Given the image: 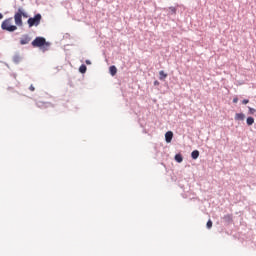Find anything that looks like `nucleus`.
I'll list each match as a JSON object with an SVG mask.
<instances>
[{"mask_svg":"<svg viewBox=\"0 0 256 256\" xmlns=\"http://www.w3.org/2000/svg\"><path fill=\"white\" fill-rule=\"evenodd\" d=\"M250 112H251V113H255V109L250 108Z\"/></svg>","mask_w":256,"mask_h":256,"instance_id":"4be33fe9","label":"nucleus"},{"mask_svg":"<svg viewBox=\"0 0 256 256\" xmlns=\"http://www.w3.org/2000/svg\"><path fill=\"white\" fill-rule=\"evenodd\" d=\"M192 159H199V150H194L191 153Z\"/></svg>","mask_w":256,"mask_h":256,"instance_id":"9d476101","label":"nucleus"},{"mask_svg":"<svg viewBox=\"0 0 256 256\" xmlns=\"http://www.w3.org/2000/svg\"><path fill=\"white\" fill-rule=\"evenodd\" d=\"M85 63H86V65H91L90 60H86Z\"/></svg>","mask_w":256,"mask_h":256,"instance_id":"6ab92c4d","label":"nucleus"},{"mask_svg":"<svg viewBox=\"0 0 256 256\" xmlns=\"http://www.w3.org/2000/svg\"><path fill=\"white\" fill-rule=\"evenodd\" d=\"M165 141L166 143H171V141H173V133L171 131L166 132Z\"/></svg>","mask_w":256,"mask_h":256,"instance_id":"423d86ee","label":"nucleus"},{"mask_svg":"<svg viewBox=\"0 0 256 256\" xmlns=\"http://www.w3.org/2000/svg\"><path fill=\"white\" fill-rule=\"evenodd\" d=\"M23 17L27 19L29 17L22 8H19L18 11L14 14V21L17 27H23Z\"/></svg>","mask_w":256,"mask_h":256,"instance_id":"f257e3e1","label":"nucleus"},{"mask_svg":"<svg viewBox=\"0 0 256 256\" xmlns=\"http://www.w3.org/2000/svg\"><path fill=\"white\" fill-rule=\"evenodd\" d=\"M80 73H87V66L81 65L79 68Z\"/></svg>","mask_w":256,"mask_h":256,"instance_id":"ddd939ff","label":"nucleus"},{"mask_svg":"<svg viewBox=\"0 0 256 256\" xmlns=\"http://www.w3.org/2000/svg\"><path fill=\"white\" fill-rule=\"evenodd\" d=\"M243 120H245V114H243V113L235 114V121H243Z\"/></svg>","mask_w":256,"mask_h":256,"instance_id":"0eeeda50","label":"nucleus"},{"mask_svg":"<svg viewBox=\"0 0 256 256\" xmlns=\"http://www.w3.org/2000/svg\"><path fill=\"white\" fill-rule=\"evenodd\" d=\"M224 219H225V221H231V215H226V216H224Z\"/></svg>","mask_w":256,"mask_h":256,"instance_id":"2eb2a0df","label":"nucleus"},{"mask_svg":"<svg viewBox=\"0 0 256 256\" xmlns=\"http://www.w3.org/2000/svg\"><path fill=\"white\" fill-rule=\"evenodd\" d=\"M1 28L3 29V31H8L9 33L17 31V26L13 25V18H8L4 20L1 24Z\"/></svg>","mask_w":256,"mask_h":256,"instance_id":"f03ea898","label":"nucleus"},{"mask_svg":"<svg viewBox=\"0 0 256 256\" xmlns=\"http://www.w3.org/2000/svg\"><path fill=\"white\" fill-rule=\"evenodd\" d=\"M159 79H160V81H165V79H167V73H165V71L161 70L159 72Z\"/></svg>","mask_w":256,"mask_h":256,"instance_id":"1a4fd4ad","label":"nucleus"},{"mask_svg":"<svg viewBox=\"0 0 256 256\" xmlns=\"http://www.w3.org/2000/svg\"><path fill=\"white\" fill-rule=\"evenodd\" d=\"M45 45L46 47H49V43H47V40H45L43 37H36L32 42L33 47H43Z\"/></svg>","mask_w":256,"mask_h":256,"instance_id":"20e7f679","label":"nucleus"},{"mask_svg":"<svg viewBox=\"0 0 256 256\" xmlns=\"http://www.w3.org/2000/svg\"><path fill=\"white\" fill-rule=\"evenodd\" d=\"M246 123L247 125H253L255 123V119L253 117H248Z\"/></svg>","mask_w":256,"mask_h":256,"instance_id":"f8f14e48","label":"nucleus"},{"mask_svg":"<svg viewBox=\"0 0 256 256\" xmlns=\"http://www.w3.org/2000/svg\"><path fill=\"white\" fill-rule=\"evenodd\" d=\"M172 13H176L177 12V9H175V7H170Z\"/></svg>","mask_w":256,"mask_h":256,"instance_id":"dca6fc26","label":"nucleus"},{"mask_svg":"<svg viewBox=\"0 0 256 256\" xmlns=\"http://www.w3.org/2000/svg\"><path fill=\"white\" fill-rule=\"evenodd\" d=\"M242 103L243 105H247V103H249V100H243Z\"/></svg>","mask_w":256,"mask_h":256,"instance_id":"a211bd4d","label":"nucleus"},{"mask_svg":"<svg viewBox=\"0 0 256 256\" xmlns=\"http://www.w3.org/2000/svg\"><path fill=\"white\" fill-rule=\"evenodd\" d=\"M154 85H155V86H158V85H159V81H157V80L154 81Z\"/></svg>","mask_w":256,"mask_h":256,"instance_id":"aec40b11","label":"nucleus"},{"mask_svg":"<svg viewBox=\"0 0 256 256\" xmlns=\"http://www.w3.org/2000/svg\"><path fill=\"white\" fill-rule=\"evenodd\" d=\"M31 42V37L28 34L22 35L20 38V45H28Z\"/></svg>","mask_w":256,"mask_h":256,"instance_id":"39448f33","label":"nucleus"},{"mask_svg":"<svg viewBox=\"0 0 256 256\" xmlns=\"http://www.w3.org/2000/svg\"><path fill=\"white\" fill-rule=\"evenodd\" d=\"M175 161H177V163H183V156L181 154H176Z\"/></svg>","mask_w":256,"mask_h":256,"instance_id":"9b49d317","label":"nucleus"},{"mask_svg":"<svg viewBox=\"0 0 256 256\" xmlns=\"http://www.w3.org/2000/svg\"><path fill=\"white\" fill-rule=\"evenodd\" d=\"M237 101H239V99H237V98L233 99V103H237Z\"/></svg>","mask_w":256,"mask_h":256,"instance_id":"412c9836","label":"nucleus"},{"mask_svg":"<svg viewBox=\"0 0 256 256\" xmlns=\"http://www.w3.org/2000/svg\"><path fill=\"white\" fill-rule=\"evenodd\" d=\"M109 72H110V75H112V77H115V75H117V67L110 66Z\"/></svg>","mask_w":256,"mask_h":256,"instance_id":"6e6552de","label":"nucleus"},{"mask_svg":"<svg viewBox=\"0 0 256 256\" xmlns=\"http://www.w3.org/2000/svg\"><path fill=\"white\" fill-rule=\"evenodd\" d=\"M206 227H207V229H211V227H213V221L208 220Z\"/></svg>","mask_w":256,"mask_h":256,"instance_id":"4468645a","label":"nucleus"},{"mask_svg":"<svg viewBox=\"0 0 256 256\" xmlns=\"http://www.w3.org/2000/svg\"><path fill=\"white\" fill-rule=\"evenodd\" d=\"M29 89H30V91H35V86L30 85Z\"/></svg>","mask_w":256,"mask_h":256,"instance_id":"f3484780","label":"nucleus"},{"mask_svg":"<svg viewBox=\"0 0 256 256\" xmlns=\"http://www.w3.org/2000/svg\"><path fill=\"white\" fill-rule=\"evenodd\" d=\"M3 19V14L0 13V20Z\"/></svg>","mask_w":256,"mask_h":256,"instance_id":"5701e85b","label":"nucleus"},{"mask_svg":"<svg viewBox=\"0 0 256 256\" xmlns=\"http://www.w3.org/2000/svg\"><path fill=\"white\" fill-rule=\"evenodd\" d=\"M41 14H36L34 17L29 18L27 23L29 27H38L41 23Z\"/></svg>","mask_w":256,"mask_h":256,"instance_id":"7ed1b4c3","label":"nucleus"}]
</instances>
